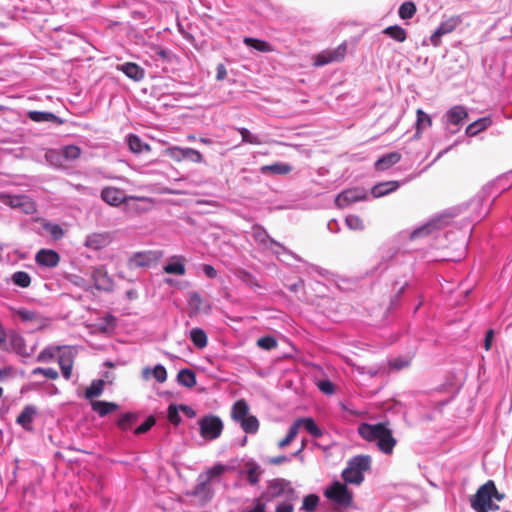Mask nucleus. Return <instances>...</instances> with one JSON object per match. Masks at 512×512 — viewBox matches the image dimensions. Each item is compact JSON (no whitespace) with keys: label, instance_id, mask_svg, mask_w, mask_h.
<instances>
[{"label":"nucleus","instance_id":"nucleus-12","mask_svg":"<svg viewBox=\"0 0 512 512\" xmlns=\"http://www.w3.org/2000/svg\"><path fill=\"white\" fill-rule=\"evenodd\" d=\"M35 261L38 265L47 268L56 267L60 261L59 254L50 249H41L35 256Z\"/></svg>","mask_w":512,"mask_h":512},{"label":"nucleus","instance_id":"nucleus-48","mask_svg":"<svg viewBox=\"0 0 512 512\" xmlns=\"http://www.w3.org/2000/svg\"><path fill=\"white\" fill-rule=\"evenodd\" d=\"M335 203L338 207L344 208L352 203V191L345 190L341 192L335 199Z\"/></svg>","mask_w":512,"mask_h":512},{"label":"nucleus","instance_id":"nucleus-7","mask_svg":"<svg viewBox=\"0 0 512 512\" xmlns=\"http://www.w3.org/2000/svg\"><path fill=\"white\" fill-rule=\"evenodd\" d=\"M453 218L451 213H444L431 219L428 223L414 230L411 234V238H416L423 235H429L435 230L441 229L447 226L450 220Z\"/></svg>","mask_w":512,"mask_h":512},{"label":"nucleus","instance_id":"nucleus-3","mask_svg":"<svg viewBox=\"0 0 512 512\" xmlns=\"http://www.w3.org/2000/svg\"><path fill=\"white\" fill-rule=\"evenodd\" d=\"M297 500L298 495L291 483L285 479L277 478L269 481L266 490L261 495V500L271 502L273 500Z\"/></svg>","mask_w":512,"mask_h":512},{"label":"nucleus","instance_id":"nucleus-55","mask_svg":"<svg viewBox=\"0 0 512 512\" xmlns=\"http://www.w3.org/2000/svg\"><path fill=\"white\" fill-rule=\"evenodd\" d=\"M296 500H282L280 501L275 509V512H293L294 502Z\"/></svg>","mask_w":512,"mask_h":512},{"label":"nucleus","instance_id":"nucleus-24","mask_svg":"<svg viewBox=\"0 0 512 512\" xmlns=\"http://www.w3.org/2000/svg\"><path fill=\"white\" fill-rule=\"evenodd\" d=\"M467 117L468 113L463 106H454L447 112L448 123L455 126H458Z\"/></svg>","mask_w":512,"mask_h":512},{"label":"nucleus","instance_id":"nucleus-26","mask_svg":"<svg viewBox=\"0 0 512 512\" xmlns=\"http://www.w3.org/2000/svg\"><path fill=\"white\" fill-rule=\"evenodd\" d=\"M249 407L244 400H238L234 403L231 411L233 420L240 423L246 417H248Z\"/></svg>","mask_w":512,"mask_h":512},{"label":"nucleus","instance_id":"nucleus-41","mask_svg":"<svg viewBox=\"0 0 512 512\" xmlns=\"http://www.w3.org/2000/svg\"><path fill=\"white\" fill-rule=\"evenodd\" d=\"M241 428L249 434H254L259 429V422L255 416H248L240 422Z\"/></svg>","mask_w":512,"mask_h":512},{"label":"nucleus","instance_id":"nucleus-2","mask_svg":"<svg viewBox=\"0 0 512 512\" xmlns=\"http://www.w3.org/2000/svg\"><path fill=\"white\" fill-rule=\"evenodd\" d=\"M503 499L504 494L497 490L494 481L488 480L470 498V505L475 512L497 511L499 506L494 501L500 502Z\"/></svg>","mask_w":512,"mask_h":512},{"label":"nucleus","instance_id":"nucleus-58","mask_svg":"<svg viewBox=\"0 0 512 512\" xmlns=\"http://www.w3.org/2000/svg\"><path fill=\"white\" fill-rule=\"evenodd\" d=\"M202 302L203 299L199 293L191 292L189 294V305L194 309L199 310L201 308Z\"/></svg>","mask_w":512,"mask_h":512},{"label":"nucleus","instance_id":"nucleus-50","mask_svg":"<svg viewBox=\"0 0 512 512\" xmlns=\"http://www.w3.org/2000/svg\"><path fill=\"white\" fill-rule=\"evenodd\" d=\"M238 278L250 287H259L257 279L247 271H239L237 274Z\"/></svg>","mask_w":512,"mask_h":512},{"label":"nucleus","instance_id":"nucleus-10","mask_svg":"<svg viewBox=\"0 0 512 512\" xmlns=\"http://www.w3.org/2000/svg\"><path fill=\"white\" fill-rule=\"evenodd\" d=\"M345 53L346 46L345 44H341L333 50L323 51L322 53L318 54L315 58L314 64L315 66H324L332 62L340 61L344 58Z\"/></svg>","mask_w":512,"mask_h":512},{"label":"nucleus","instance_id":"nucleus-5","mask_svg":"<svg viewBox=\"0 0 512 512\" xmlns=\"http://www.w3.org/2000/svg\"><path fill=\"white\" fill-rule=\"evenodd\" d=\"M200 435L205 440H215L220 437L223 431L222 420L215 415H207L198 421Z\"/></svg>","mask_w":512,"mask_h":512},{"label":"nucleus","instance_id":"nucleus-53","mask_svg":"<svg viewBox=\"0 0 512 512\" xmlns=\"http://www.w3.org/2000/svg\"><path fill=\"white\" fill-rule=\"evenodd\" d=\"M32 374L33 375H37V374H42L44 375L45 377L49 378V379H57L58 378V372L53 369V368H42V367H37L35 369L32 370Z\"/></svg>","mask_w":512,"mask_h":512},{"label":"nucleus","instance_id":"nucleus-47","mask_svg":"<svg viewBox=\"0 0 512 512\" xmlns=\"http://www.w3.org/2000/svg\"><path fill=\"white\" fill-rule=\"evenodd\" d=\"M298 431V423L294 422L290 426L286 437L278 443L279 448H284L289 445L296 438Z\"/></svg>","mask_w":512,"mask_h":512},{"label":"nucleus","instance_id":"nucleus-17","mask_svg":"<svg viewBox=\"0 0 512 512\" xmlns=\"http://www.w3.org/2000/svg\"><path fill=\"white\" fill-rule=\"evenodd\" d=\"M171 261L163 267V271L167 274L184 275L186 268L184 265L185 258L183 256H173Z\"/></svg>","mask_w":512,"mask_h":512},{"label":"nucleus","instance_id":"nucleus-33","mask_svg":"<svg viewBox=\"0 0 512 512\" xmlns=\"http://www.w3.org/2000/svg\"><path fill=\"white\" fill-rule=\"evenodd\" d=\"M383 33L397 42H404L407 39V33L405 29L399 25L388 26L383 30Z\"/></svg>","mask_w":512,"mask_h":512},{"label":"nucleus","instance_id":"nucleus-60","mask_svg":"<svg viewBox=\"0 0 512 512\" xmlns=\"http://www.w3.org/2000/svg\"><path fill=\"white\" fill-rule=\"evenodd\" d=\"M389 365L393 369L400 370L408 367L410 365V360L405 358H396L394 360H391L389 362Z\"/></svg>","mask_w":512,"mask_h":512},{"label":"nucleus","instance_id":"nucleus-8","mask_svg":"<svg viewBox=\"0 0 512 512\" xmlns=\"http://www.w3.org/2000/svg\"><path fill=\"white\" fill-rule=\"evenodd\" d=\"M372 469V457L370 455L354 456V485H360L364 481V473Z\"/></svg>","mask_w":512,"mask_h":512},{"label":"nucleus","instance_id":"nucleus-44","mask_svg":"<svg viewBox=\"0 0 512 512\" xmlns=\"http://www.w3.org/2000/svg\"><path fill=\"white\" fill-rule=\"evenodd\" d=\"M60 352V347H47L42 350L37 356L38 362H49L54 359L57 353Z\"/></svg>","mask_w":512,"mask_h":512},{"label":"nucleus","instance_id":"nucleus-25","mask_svg":"<svg viewBox=\"0 0 512 512\" xmlns=\"http://www.w3.org/2000/svg\"><path fill=\"white\" fill-rule=\"evenodd\" d=\"M417 120H416V132L415 137L419 138L422 134V131L432 125L431 117L425 113L422 109H417L416 111Z\"/></svg>","mask_w":512,"mask_h":512},{"label":"nucleus","instance_id":"nucleus-59","mask_svg":"<svg viewBox=\"0 0 512 512\" xmlns=\"http://www.w3.org/2000/svg\"><path fill=\"white\" fill-rule=\"evenodd\" d=\"M45 228L54 239H59L64 234L63 229L57 224H48L45 226Z\"/></svg>","mask_w":512,"mask_h":512},{"label":"nucleus","instance_id":"nucleus-20","mask_svg":"<svg viewBox=\"0 0 512 512\" xmlns=\"http://www.w3.org/2000/svg\"><path fill=\"white\" fill-rule=\"evenodd\" d=\"M491 124L492 119L490 116L479 118L467 126L466 134L470 137L476 136L480 132L486 130Z\"/></svg>","mask_w":512,"mask_h":512},{"label":"nucleus","instance_id":"nucleus-16","mask_svg":"<svg viewBox=\"0 0 512 512\" xmlns=\"http://www.w3.org/2000/svg\"><path fill=\"white\" fill-rule=\"evenodd\" d=\"M117 70L123 72L128 78L134 81H141L145 76V70L133 62L118 65Z\"/></svg>","mask_w":512,"mask_h":512},{"label":"nucleus","instance_id":"nucleus-38","mask_svg":"<svg viewBox=\"0 0 512 512\" xmlns=\"http://www.w3.org/2000/svg\"><path fill=\"white\" fill-rule=\"evenodd\" d=\"M244 43L247 46H250V47H252V48H254V49L258 50V51H261V52H271V51H273V48H272L271 44L266 42V41H263V40L246 37L244 39Z\"/></svg>","mask_w":512,"mask_h":512},{"label":"nucleus","instance_id":"nucleus-56","mask_svg":"<svg viewBox=\"0 0 512 512\" xmlns=\"http://www.w3.org/2000/svg\"><path fill=\"white\" fill-rule=\"evenodd\" d=\"M317 387L321 392L327 395L334 393V385L330 380H320L317 382Z\"/></svg>","mask_w":512,"mask_h":512},{"label":"nucleus","instance_id":"nucleus-63","mask_svg":"<svg viewBox=\"0 0 512 512\" xmlns=\"http://www.w3.org/2000/svg\"><path fill=\"white\" fill-rule=\"evenodd\" d=\"M202 270H203L204 274L206 275V277H208L210 279H214L218 276L217 270L210 264H204L202 266Z\"/></svg>","mask_w":512,"mask_h":512},{"label":"nucleus","instance_id":"nucleus-35","mask_svg":"<svg viewBox=\"0 0 512 512\" xmlns=\"http://www.w3.org/2000/svg\"><path fill=\"white\" fill-rule=\"evenodd\" d=\"M128 146L130 150L134 153H141L143 151H149L150 147L148 144L144 143L140 137L137 135L131 134L128 136Z\"/></svg>","mask_w":512,"mask_h":512},{"label":"nucleus","instance_id":"nucleus-27","mask_svg":"<svg viewBox=\"0 0 512 512\" xmlns=\"http://www.w3.org/2000/svg\"><path fill=\"white\" fill-rule=\"evenodd\" d=\"M461 22H462L461 16L454 15V16H451L448 19L442 21L440 23L439 27L437 28V30H439V32L442 35L449 34V33L453 32L456 29V27L461 24Z\"/></svg>","mask_w":512,"mask_h":512},{"label":"nucleus","instance_id":"nucleus-30","mask_svg":"<svg viewBox=\"0 0 512 512\" xmlns=\"http://www.w3.org/2000/svg\"><path fill=\"white\" fill-rule=\"evenodd\" d=\"M91 406L92 410L97 412L100 417H104L118 408L117 404L106 401H94Z\"/></svg>","mask_w":512,"mask_h":512},{"label":"nucleus","instance_id":"nucleus-31","mask_svg":"<svg viewBox=\"0 0 512 512\" xmlns=\"http://www.w3.org/2000/svg\"><path fill=\"white\" fill-rule=\"evenodd\" d=\"M150 374L159 382L163 383L167 379V372L163 365L157 364L152 370L150 368H145L142 371L143 378L148 379Z\"/></svg>","mask_w":512,"mask_h":512},{"label":"nucleus","instance_id":"nucleus-62","mask_svg":"<svg viewBox=\"0 0 512 512\" xmlns=\"http://www.w3.org/2000/svg\"><path fill=\"white\" fill-rule=\"evenodd\" d=\"M342 476L346 483H352V459L347 461V466L343 470Z\"/></svg>","mask_w":512,"mask_h":512},{"label":"nucleus","instance_id":"nucleus-6","mask_svg":"<svg viewBox=\"0 0 512 512\" xmlns=\"http://www.w3.org/2000/svg\"><path fill=\"white\" fill-rule=\"evenodd\" d=\"M162 257L163 252L160 250L137 252L130 257L128 266L130 268H150L156 265Z\"/></svg>","mask_w":512,"mask_h":512},{"label":"nucleus","instance_id":"nucleus-13","mask_svg":"<svg viewBox=\"0 0 512 512\" xmlns=\"http://www.w3.org/2000/svg\"><path fill=\"white\" fill-rule=\"evenodd\" d=\"M111 241L110 235L107 232L92 233L85 239L84 245L93 250H100L106 247Z\"/></svg>","mask_w":512,"mask_h":512},{"label":"nucleus","instance_id":"nucleus-45","mask_svg":"<svg viewBox=\"0 0 512 512\" xmlns=\"http://www.w3.org/2000/svg\"><path fill=\"white\" fill-rule=\"evenodd\" d=\"M319 503V497L315 494H310L304 497L301 509L306 512H312L316 509Z\"/></svg>","mask_w":512,"mask_h":512},{"label":"nucleus","instance_id":"nucleus-19","mask_svg":"<svg viewBox=\"0 0 512 512\" xmlns=\"http://www.w3.org/2000/svg\"><path fill=\"white\" fill-rule=\"evenodd\" d=\"M243 473L247 475V480L251 485H256L259 482L262 471L255 461L249 460L244 464Z\"/></svg>","mask_w":512,"mask_h":512},{"label":"nucleus","instance_id":"nucleus-14","mask_svg":"<svg viewBox=\"0 0 512 512\" xmlns=\"http://www.w3.org/2000/svg\"><path fill=\"white\" fill-rule=\"evenodd\" d=\"M37 414V409L33 405H26L22 412L18 415L16 423L26 431L32 430V422Z\"/></svg>","mask_w":512,"mask_h":512},{"label":"nucleus","instance_id":"nucleus-18","mask_svg":"<svg viewBox=\"0 0 512 512\" xmlns=\"http://www.w3.org/2000/svg\"><path fill=\"white\" fill-rule=\"evenodd\" d=\"M399 186L400 184L398 181L381 182L372 187L371 193L374 198H379L396 191Z\"/></svg>","mask_w":512,"mask_h":512},{"label":"nucleus","instance_id":"nucleus-52","mask_svg":"<svg viewBox=\"0 0 512 512\" xmlns=\"http://www.w3.org/2000/svg\"><path fill=\"white\" fill-rule=\"evenodd\" d=\"M59 366H73V353L71 350H63L58 357Z\"/></svg>","mask_w":512,"mask_h":512},{"label":"nucleus","instance_id":"nucleus-42","mask_svg":"<svg viewBox=\"0 0 512 512\" xmlns=\"http://www.w3.org/2000/svg\"><path fill=\"white\" fill-rule=\"evenodd\" d=\"M81 149L76 145H68L62 148L61 155L68 161L76 160L80 157Z\"/></svg>","mask_w":512,"mask_h":512},{"label":"nucleus","instance_id":"nucleus-54","mask_svg":"<svg viewBox=\"0 0 512 512\" xmlns=\"http://www.w3.org/2000/svg\"><path fill=\"white\" fill-rule=\"evenodd\" d=\"M179 410H180L179 407H177L176 405H173V404H171L168 407L167 417H168V420L174 425H178L181 422Z\"/></svg>","mask_w":512,"mask_h":512},{"label":"nucleus","instance_id":"nucleus-28","mask_svg":"<svg viewBox=\"0 0 512 512\" xmlns=\"http://www.w3.org/2000/svg\"><path fill=\"white\" fill-rule=\"evenodd\" d=\"M295 423H298V429L303 426L306 431L315 438L322 436V430L316 425L312 418H299Z\"/></svg>","mask_w":512,"mask_h":512},{"label":"nucleus","instance_id":"nucleus-11","mask_svg":"<svg viewBox=\"0 0 512 512\" xmlns=\"http://www.w3.org/2000/svg\"><path fill=\"white\" fill-rule=\"evenodd\" d=\"M101 199L111 206H119L127 199H135V197H126L124 191L116 187H105L100 193Z\"/></svg>","mask_w":512,"mask_h":512},{"label":"nucleus","instance_id":"nucleus-23","mask_svg":"<svg viewBox=\"0 0 512 512\" xmlns=\"http://www.w3.org/2000/svg\"><path fill=\"white\" fill-rule=\"evenodd\" d=\"M9 343L12 350L21 356H30L28 352L25 339L18 333H12L9 335Z\"/></svg>","mask_w":512,"mask_h":512},{"label":"nucleus","instance_id":"nucleus-49","mask_svg":"<svg viewBox=\"0 0 512 512\" xmlns=\"http://www.w3.org/2000/svg\"><path fill=\"white\" fill-rule=\"evenodd\" d=\"M257 345L265 350H271L277 347V341L272 336H264L258 339Z\"/></svg>","mask_w":512,"mask_h":512},{"label":"nucleus","instance_id":"nucleus-29","mask_svg":"<svg viewBox=\"0 0 512 512\" xmlns=\"http://www.w3.org/2000/svg\"><path fill=\"white\" fill-rule=\"evenodd\" d=\"M177 381L180 385L192 388L196 385V375L190 369H182L178 372Z\"/></svg>","mask_w":512,"mask_h":512},{"label":"nucleus","instance_id":"nucleus-22","mask_svg":"<svg viewBox=\"0 0 512 512\" xmlns=\"http://www.w3.org/2000/svg\"><path fill=\"white\" fill-rule=\"evenodd\" d=\"M401 159V154L398 152H391L388 154L383 155L381 158H379L375 163L376 170L383 171L391 166L398 163Z\"/></svg>","mask_w":512,"mask_h":512},{"label":"nucleus","instance_id":"nucleus-9","mask_svg":"<svg viewBox=\"0 0 512 512\" xmlns=\"http://www.w3.org/2000/svg\"><path fill=\"white\" fill-rule=\"evenodd\" d=\"M169 155L176 161L188 159L195 163L203 162L202 154L198 150L189 147H171L169 149Z\"/></svg>","mask_w":512,"mask_h":512},{"label":"nucleus","instance_id":"nucleus-21","mask_svg":"<svg viewBox=\"0 0 512 512\" xmlns=\"http://www.w3.org/2000/svg\"><path fill=\"white\" fill-rule=\"evenodd\" d=\"M264 175L275 174V175H286L292 171L291 165L283 162H276L270 165H264L260 169Z\"/></svg>","mask_w":512,"mask_h":512},{"label":"nucleus","instance_id":"nucleus-15","mask_svg":"<svg viewBox=\"0 0 512 512\" xmlns=\"http://www.w3.org/2000/svg\"><path fill=\"white\" fill-rule=\"evenodd\" d=\"M191 495L199 497L203 503L208 502L212 498V490L209 486L208 478H203V475H199L198 483Z\"/></svg>","mask_w":512,"mask_h":512},{"label":"nucleus","instance_id":"nucleus-39","mask_svg":"<svg viewBox=\"0 0 512 512\" xmlns=\"http://www.w3.org/2000/svg\"><path fill=\"white\" fill-rule=\"evenodd\" d=\"M417 11L416 5L412 1H407L399 7V17L403 20L411 19Z\"/></svg>","mask_w":512,"mask_h":512},{"label":"nucleus","instance_id":"nucleus-61","mask_svg":"<svg viewBox=\"0 0 512 512\" xmlns=\"http://www.w3.org/2000/svg\"><path fill=\"white\" fill-rule=\"evenodd\" d=\"M155 423V420L154 418L152 417H149L148 419H146L141 425H139L136 430H135V433L136 434H142V433H145L147 432L148 430H150V428L154 425Z\"/></svg>","mask_w":512,"mask_h":512},{"label":"nucleus","instance_id":"nucleus-57","mask_svg":"<svg viewBox=\"0 0 512 512\" xmlns=\"http://www.w3.org/2000/svg\"><path fill=\"white\" fill-rule=\"evenodd\" d=\"M16 313L23 321H33L37 317V313L35 311L28 309H18Z\"/></svg>","mask_w":512,"mask_h":512},{"label":"nucleus","instance_id":"nucleus-1","mask_svg":"<svg viewBox=\"0 0 512 512\" xmlns=\"http://www.w3.org/2000/svg\"><path fill=\"white\" fill-rule=\"evenodd\" d=\"M358 434L368 442H376L377 448L384 454L390 455L397 444L392 430L386 423L377 424L361 423L358 427Z\"/></svg>","mask_w":512,"mask_h":512},{"label":"nucleus","instance_id":"nucleus-40","mask_svg":"<svg viewBox=\"0 0 512 512\" xmlns=\"http://www.w3.org/2000/svg\"><path fill=\"white\" fill-rule=\"evenodd\" d=\"M11 281L16 286H19L21 288H27L31 283V277L25 271H17L12 274Z\"/></svg>","mask_w":512,"mask_h":512},{"label":"nucleus","instance_id":"nucleus-51","mask_svg":"<svg viewBox=\"0 0 512 512\" xmlns=\"http://www.w3.org/2000/svg\"><path fill=\"white\" fill-rule=\"evenodd\" d=\"M226 469H227V467L225 465L217 464V465L213 466L212 468H210L205 474H202V475H203V478H208V481L210 482V480L212 478L222 475L226 471Z\"/></svg>","mask_w":512,"mask_h":512},{"label":"nucleus","instance_id":"nucleus-36","mask_svg":"<svg viewBox=\"0 0 512 512\" xmlns=\"http://www.w3.org/2000/svg\"><path fill=\"white\" fill-rule=\"evenodd\" d=\"M254 239L260 243V244H264V245H267L268 243H270V245H275V246H278L280 248H282V246L276 242L274 239H272L267 231L261 227H257L254 229Z\"/></svg>","mask_w":512,"mask_h":512},{"label":"nucleus","instance_id":"nucleus-34","mask_svg":"<svg viewBox=\"0 0 512 512\" xmlns=\"http://www.w3.org/2000/svg\"><path fill=\"white\" fill-rule=\"evenodd\" d=\"M190 339L199 349H202L207 345V335L201 328H193L190 331Z\"/></svg>","mask_w":512,"mask_h":512},{"label":"nucleus","instance_id":"nucleus-43","mask_svg":"<svg viewBox=\"0 0 512 512\" xmlns=\"http://www.w3.org/2000/svg\"><path fill=\"white\" fill-rule=\"evenodd\" d=\"M137 420V416L134 413L127 412L121 415L119 418L117 425L122 430H128Z\"/></svg>","mask_w":512,"mask_h":512},{"label":"nucleus","instance_id":"nucleus-4","mask_svg":"<svg viewBox=\"0 0 512 512\" xmlns=\"http://www.w3.org/2000/svg\"><path fill=\"white\" fill-rule=\"evenodd\" d=\"M324 496L336 507H348L351 502V494L347 486L339 481L333 482L324 490Z\"/></svg>","mask_w":512,"mask_h":512},{"label":"nucleus","instance_id":"nucleus-37","mask_svg":"<svg viewBox=\"0 0 512 512\" xmlns=\"http://www.w3.org/2000/svg\"><path fill=\"white\" fill-rule=\"evenodd\" d=\"M104 380H94L89 387H87L85 391V397L87 399H92L95 397H99L104 390Z\"/></svg>","mask_w":512,"mask_h":512},{"label":"nucleus","instance_id":"nucleus-32","mask_svg":"<svg viewBox=\"0 0 512 512\" xmlns=\"http://www.w3.org/2000/svg\"><path fill=\"white\" fill-rule=\"evenodd\" d=\"M28 117L34 122H62L55 114L51 112L29 111Z\"/></svg>","mask_w":512,"mask_h":512},{"label":"nucleus","instance_id":"nucleus-64","mask_svg":"<svg viewBox=\"0 0 512 512\" xmlns=\"http://www.w3.org/2000/svg\"><path fill=\"white\" fill-rule=\"evenodd\" d=\"M244 512H266V503L262 502L261 499H257L254 506L246 509Z\"/></svg>","mask_w":512,"mask_h":512},{"label":"nucleus","instance_id":"nucleus-46","mask_svg":"<svg viewBox=\"0 0 512 512\" xmlns=\"http://www.w3.org/2000/svg\"><path fill=\"white\" fill-rule=\"evenodd\" d=\"M238 132L242 137V141L245 143L255 145H260L263 143L257 135L252 134L247 128H238Z\"/></svg>","mask_w":512,"mask_h":512}]
</instances>
